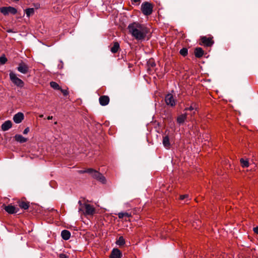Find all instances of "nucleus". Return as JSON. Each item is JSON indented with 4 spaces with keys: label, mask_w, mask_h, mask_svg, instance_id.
Listing matches in <instances>:
<instances>
[{
    "label": "nucleus",
    "mask_w": 258,
    "mask_h": 258,
    "mask_svg": "<svg viewBox=\"0 0 258 258\" xmlns=\"http://www.w3.org/2000/svg\"><path fill=\"white\" fill-rule=\"evenodd\" d=\"M141 0H133L132 2L134 3H137L138 5H139Z\"/></svg>",
    "instance_id": "obj_38"
},
{
    "label": "nucleus",
    "mask_w": 258,
    "mask_h": 258,
    "mask_svg": "<svg viewBox=\"0 0 258 258\" xmlns=\"http://www.w3.org/2000/svg\"><path fill=\"white\" fill-rule=\"evenodd\" d=\"M24 116L23 113L18 112L14 115L13 120L16 123H20L24 119Z\"/></svg>",
    "instance_id": "obj_12"
},
{
    "label": "nucleus",
    "mask_w": 258,
    "mask_h": 258,
    "mask_svg": "<svg viewBox=\"0 0 258 258\" xmlns=\"http://www.w3.org/2000/svg\"><path fill=\"white\" fill-rule=\"evenodd\" d=\"M15 140L19 142L20 143H24L27 141V139L26 138H24L22 135H16L14 137Z\"/></svg>",
    "instance_id": "obj_17"
},
{
    "label": "nucleus",
    "mask_w": 258,
    "mask_h": 258,
    "mask_svg": "<svg viewBox=\"0 0 258 258\" xmlns=\"http://www.w3.org/2000/svg\"><path fill=\"white\" fill-rule=\"evenodd\" d=\"M29 132V127H26L23 131V134H28V133Z\"/></svg>",
    "instance_id": "obj_36"
},
{
    "label": "nucleus",
    "mask_w": 258,
    "mask_h": 258,
    "mask_svg": "<svg viewBox=\"0 0 258 258\" xmlns=\"http://www.w3.org/2000/svg\"><path fill=\"white\" fill-rule=\"evenodd\" d=\"M59 258H68L69 256L64 253H60L59 255Z\"/></svg>",
    "instance_id": "obj_35"
},
{
    "label": "nucleus",
    "mask_w": 258,
    "mask_h": 258,
    "mask_svg": "<svg viewBox=\"0 0 258 258\" xmlns=\"http://www.w3.org/2000/svg\"><path fill=\"white\" fill-rule=\"evenodd\" d=\"M52 118H53L52 116H48L47 117V119H48V120L52 119Z\"/></svg>",
    "instance_id": "obj_40"
},
{
    "label": "nucleus",
    "mask_w": 258,
    "mask_h": 258,
    "mask_svg": "<svg viewBox=\"0 0 258 258\" xmlns=\"http://www.w3.org/2000/svg\"><path fill=\"white\" fill-rule=\"evenodd\" d=\"M92 176L97 179V180L100 181L102 183H105L106 182V179L105 177L99 172L97 170H94L93 173L92 174Z\"/></svg>",
    "instance_id": "obj_7"
},
{
    "label": "nucleus",
    "mask_w": 258,
    "mask_h": 258,
    "mask_svg": "<svg viewBox=\"0 0 258 258\" xmlns=\"http://www.w3.org/2000/svg\"><path fill=\"white\" fill-rule=\"evenodd\" d=\"M12 123L10 120L6 121L2 125V130L3 131H7L12 127Z\"/></svg>",
    "instance_id": "obj_15"
},
{
    "label": "nucleus",
    "mask_w": 258,
    "mask_h": 258,
    "mask_svg": "<svg viewBox=\"0 0 258 258\" xmlns=\"http://www.w3.org/2000/svg\"><path fill=\"white\" fill-rule=\"evenodd\" d=\"M195 55L197 58H201L204 55V51L201 47H197L195 49Z\"/></svg>",
    "instance_id": "obj_16"
},
{
    "label": "nucleus",
    "mask_w": 258,
    "mask_h": 258,
    "mask_svg": "<svg viewBox=\"0 0 258 258\" xmlns=\"http://www.w3.org/2000/svg\"><path fill=\"white\" fill-rule=\"evenodd\" d=\"M127 29L129 33L138 41L145 40L149 32L146 26L139 22L130 24L127 26Z\"/></svg>",
    "instance_id": "obj_1"
},
{
    "label": "nucleus",
    "mask_w": 258,
    "mask_h": 258,
    "mask_svg": "<svg viewBox=\"0 0 258 258\" xmlns=\"http://www.w3.org/2000/svg\"><path fill=\"white\" fill-rule=\"evenodd\" d=\"M0 12L6 16L10 13L15 15L17 13V10L16 8L12 7H4L0 8Z\"/></svg>",
    "instance_id": "obj_5"
},
{
    "label": "nucleus",
    "mask_w": 258,
    "mask_h": 258,
    "mask_svg": "<svg viewBox=\"0 0 258 258\" xmlns=\"http://www.w3.org/2000/svg\"><path fill=\"white\" fill-rule=\"evenodd\" d=\"M78 204H79L80 208H79V212H81L82 211H83L84 204H83L81 201H79L78 202Z\"/></svg>",
    "instance_id": "obj_30"
},
{
    "label": "nucleus",
    "mask_w": 258,
    "mask_h": 258,
    "mask_svg": "<svg viewBox=\"0 0 258 258\" xmlns=\"http://www.w3.org/2000/svg\"><path fill=\"white\" fill-rule=\"evenodd\" d=\"M118 217L119 219H122L125 217H132V214L127 212H120L118 214Z\"/></svg>",
    "instance_id": "obj_23"
},
{
    "label": "nucleus",
    "mask_w": 258,
    "mask_h": 258,
    "mask_svg": "<svg viewBox=\"0 0 258 258\" xmlns=\"http://www.w3.org/2000/svg\"><path fill=\"white\" fill-rule=\"evenodd\" d=\"M9 76L11 81L16 86L20 88H22L24 86V82L21 79H19L15 73H13V72H11L10 73Z\"/></svg>",
    "instance_id": "obj_4"
},
{
    "label": "nucleus",
    "mask_w": 258,
    "mask_h": 258,
    "mask_svg": "<svg viewBox=\"0 0 258 258\" xmlns=\"http://www.w3.org/2000/svg\"><path fill=\"white\" fill-rule=\"evenodd\" d=\"M253 231L254 232V233L258 234V226L254 227L253 228Z\"/></svg>",
    "instance_id": "obj_37"
},
{
    "label": "nucleus",
    "mask_w": 258,
    "mask_h": 258,
    "mask_svg": "<svg viewBox=\"0 0 258 258\" xmlns=\"http://www.w3.org/2000/svg\"><path fill=\"white\" fill-rule=\"evenodd\" d=\"M94 170H94L92 168H88L86 170V173H89L90 174H91L92 175V174L93 173V172L94 171Z\"/></svg>",
    "instance_id": "obj_32"
},
{
    "label": "nucleus",
    "mask_w": 258,
    "mask_h": 258,
    "mask_svg": "<svg viewBox=\"0 0 258 258\" xmlns=\"http://www.w3.org/2000/svg\"><path fill=\"white\" fill-rule=\"evenodd\" d=\"M163 145L165 148L167 149L170 148V143L169 141V138L168 136H165L163 137Z\"/></svg>",
    "instance_id": "obj_20"
},
{
    "label": "nucleus",
    "mask_w": 258,
    "mask_h": 258,
    "mask_svg": "<svg viewBox=\"0 0 258 258\" xmlns=\"http://www.w3.org/2000/svg\"><path fill=\"white\" fill-rule=\"evenodd\" d=\"M19 206L24 210H27L28 209L29 207V203L24 202V201H21L19 202Z\"/></svg>",
    "instance_id": "obj_22"
},
{
    "label": "nucleus",
    "mask_w": 258,
    "mask_h": 258,
    "mask_svg": "<svg viewBox=\"0 0 258 258\" xmlns=\"http://www.w3.org/2000/svg\"><path fill=\"white\" fill-rule=\"evenodd\" d=\"M179 53L181 55L185 56L187 55L188 53L187 49L186 48H182L180 50Z\"/></svg>",
    "instance_id": "obj_28"
},
{
    "label": "nucleus",
    "mask_w": 258,
    "mask_h": 258,
    "mask_svg": "<svg viewBox=\"0 0 258 258\" xmlns=\"http://www.w3.org/2000/svg\"><path fill=\"white\" fill-rule=\"evenodd\" d=\"M109 98L108 96L103 95L99 97V103L102 106L107 105L109 102Z\"/></svg>",
    "instance_id": "obj_13"
},
{
    "label": "nucleus",
    "mask_w": 258,
    "mask_h": 258,
    "mask_svg": "<svg viewBox=\"0 0 258 258\" xmlns=\"http://www.w3.org/2000/svg\"><path fill=\"white\" fill-rule=\"evenodd\" d=\"M213 39V37L212 36H201L199 44L206 47H211L214 43V41Z\"/></svg>",
    "instance_id": "obj_2"
},
{
    "label": "nucleus",
    "mask_w": 258,
    "mask_h": 258,
    "mask_svg": "<svg viewBox=\"0 0 258 258\" xmlns=\"http://www.w3.org/2000/svg\"><path fill=\"white\" fill-rule=\"evenodd\" d=\"M116 244L119 246L123 245L125 244V240L122 236H120L116 241Z\"/></svg>",
    "instance_id": "obj_26"
},
{
    "label": "nucleus",
    "mask_w": 258,
    "mask_h": 258,
    "mask_svg": "<svg viewBox=\"0 0 258 258\" xmlns=\"http://www.w3.org/2000/svg\"><path fill=\"white\" fill-rule=\"evenodd\" d=\"M198 108H199L198 104L195 102H191L190 106L188 107H186L184 109V110H186V111H187V110L192 111L194 110H198Z\"/></svg>",
    "instance_id": "obj_19"
},
{
    "label": "nucleus",
    "mask_w": 258,
    "mask_h": 258,
    "mask_svg": "<svg viewBox=\"0 0 258 258\" xmlns=\"http://www.w3.org/2000/svg\"><path fill=\"white\" fill-rule=\"evenodd\" d=\"M50 85L51 88H52L53 89L59 90V89H61V87L59 86V85L55 82H51L50 83Z\"/></svg>",
    "instance_id": "obj_25"
},
{
    "label": "nucleus",
    "mask_w": 258,
    "mask_h": 258,
    "mask_svg": "<svg viewBox=\"0 0 258 258\" xmlns=\"http://www.w3.org/2000/svg\"><path fill=\"white\" fill-rule=\"evenodd\" d=\"M165 101L166 104L168 106L173 107L175 105V100L171 94H168L165 97Z\"/></svg>",
    "instance_id": "obj_8"
},
{
    "label": "nucleus",
    "mask_w": 258,
    "mask_h": 258,
    "mask_svg": "<svg viewBox=\"0 0 258 258\" xmlns=\"http://www.w3.org/2000/svg\"><path fill=\"white\" fill-rule=\"evenodd\" d=\"M59 90H60L64 96H67L69 94V91L68 90L62 89L61 88V89H59Z\"/></svg>",
    "instance_id": "obj_31"
},
{
    "label": "nucleus",
    "mask_w": 258,
    "mask_h": 258,
    "mask_svg": "<svg viewBox=\"0 0 258 258\" xmlns=\"http://www.w3.org/2000/svg\"><path fill=\"white\" fill-rule=\"evenodd\" d=\"M4 209L7 212L10 214L17 213L19 211L18 208H16L15 206L11 205L6 206Z\"/></svg>",
    "instance_id": "obj_10"
},
{
    "label": "nucleus",
    "mask_w": 258,
    "mask_h": 258,
    "mask_svg": "<svg viewBox=\"0 0 258 258\" xmlns=\"http://www.w3.org/2000/svg\"><path fill=\"white\" fill-rule=\"evenodd\" d=\"M122 253L118 248H113L110 255V258H121Z\"/></svg>",
    "instance_id": "obj_11"
},
{
    "label": "nucleus",
    "mask_w": 258,
    "mask_h": 258,
    "mask_svg": "<svg viewBox=\"0 0 258 258\" xmlns=\"http://www.w3.org/2000/svg\"><path fill=\"white\" fill-rule=\"evenodd\" d=\"M141 11L144 15L149 16L153 12V5L149 2H144L141 5Z\"/></svg>",
    "instance_id": "obj_3"
},
{
    "label": "nucleus",
    "mask_w": 258,
    "mask_h": 258,
    "mask_svg": "<svg viewBox=\"0 0 258 258\" xmlns=\"http://www.w3.org/2000/svg\"><path fill=\"white\" fill-rule=\"evenodd\" d=\"M7 60V58L6 57L5 55L0 57V63L1 64H4L6 63Z\"/></svg>",
    "instance_id": "obj_29"
},
{
    "label": "nucleus",
    "mask_w": 258,
    "mask_h": 258,
    "mask_svg": "<svg viewBox=\"0 0 258 258\" xmlns=\"http://www.w3.org/2000/svg\"><path fill=\"white\" fill-rule=\"evenodd\" d=\"M17 70L22 74H26L28 72L29 67L25 62H21L19 64Z\"/></svg>",
    "instance_id": "obj_9"
},
{
    "label": "nucleus",
    "mask_w": 258,
    "mask_h": 258,
    "mask_svg": "<svg viewBox=\"0 0 258 258\" xmlns=\"http://www.w3.org/2000/svg\"><path fill=\"white\" fill-rule=\"evenodd\" d=\"M78 172H79V173H81V174L86 173V170H79Z\"/></svg>",
    "instance_id": "obj_39"
},
{
    "label": "nucleus",
    "mask_w": 258,
    "mask_h": 258,
    "mask_svg": "<svg viewBox=\"0 0 258 258\" xmlns=\"http://www.w3.org/2000/svg\"><path fill=\"white\" fill-rule=\"evenodd\" d=\"M57 67L59 69H61L63 67V63L62 60L59 61V63L58 64Z\"/></svg>",
    "instance_id": "obj_33"
},
{
    "label": "nucleus",
    "mask_w": 258,
    "mask_h": 258,
    "mask_svg": "<svg viewBox=\"0 0 258 258\" xmlns=\"http://www.w3.org/2000/svg\"><path fill=\"white\" fill-rule=\"evenodd\" d=\"M61 236L63 239L67 240L69 239L71 237V233L67 230H63L61 232Z\"/></svg>",
    "instance_id": "obj_18"
},
{
    "label": "nucleus",
    "mask_w": 258,
    "mask_h": 258,
    "mask_svg": "<svg viewBox=\"0 0 258 258\" xmlns=\"http://www.w3.org/2000/svg\"><path fill=\"white\" fill-rule=\"evenodd\" d=\"M83 211H82L86 215H93L95 213V208L93 206L88 204H85Z\"/></svg>",
    "instance_id": "obj_6"
},
{
    "label": "nucleus",
    "mask_w": 258,
    "mask_h": 258,
    "mask_svg": "<svg viewBox=\"0 0 258 258\" xmlns=\"http://www.w3.org/2000/svg\"><path fill=\"white\" fill-rule=\"evenodd\" d=\"M119 47V43L118 42H113V46L110 49V51L113 53H116L118 51Z\"/></svg>",
    "instance_id": "obj_21"
},
{
    "label": "nucleus",
    "mask_w": 258,
    "mask_h": 258,
    "mask_svg": "<svg viewBox=\"0 0 258 258\" xmlns=\"http://www.w3.org/2000/svg\"><path fill=\"white\" fill-rule=\"evenodd\" d=\"M155 66V63H152V66Z\"/></svg>",
    "instance_id": "obj_41"
},
{
    "label": "nucleus",
    "mask_w": 258,
    "mask_h": 258,
    "mask_svg": "<svg viewBox=\"0 0 258 258\" xmlns=\"http://www.w3.org/2000/svg\"><path fill=\"white\" fill-rule=\"evenodd\" d=\"M188 198V195H181L180 196V200H183L184 199Z\"/></svg>",
    "instance_id": "obj_34"
},
{
    "label": "nucleus",
    "mask_w": 258,
    "mask_h": 258,
    "mask_svg": "<svg viewBox=\"0 0 258 258\" xmlns=\"http://www.w3.org/2000/svg\"><path fill=\"white\" fill-rule=\"evenodd\" d=\"M187 118V113H185L181 114L177 116L176 120L178 124L179 125L183 124Z\"/></svg>",
    "instance_id": "obj_14"
},
{
    "label": "nucleus",
    "mask_w": 258,
    "mask_h": 258,
    "mask_svg": "<svg viewBox=\"0 0 258 258\" xmlns=\"http://www.w3.org/2000/svg\"><path fill=\"white\" fill-rule=\"evenodd\" d=\"M240 164L243 168L248 167L249 166V162L247 159L241 158L240 160Z\"/></svg>",
    "instance_id": "obj_24"
},
{
    "label": "nucleus",
    "mask_w": 258,
    "mask_h": 258,
    "mask_svg": "<svg viewBox=\"0 0 258 258\" xmlns=\"http://www.w3.org/2000/svg\"><path fill=\"white\" fill-rule=\"evenodd\" d=\"M25 13L27 17H29L34 13V8H28L25 10Z\"/></svg>",
    "instance_id": "obj_27"
}]
</instances>
